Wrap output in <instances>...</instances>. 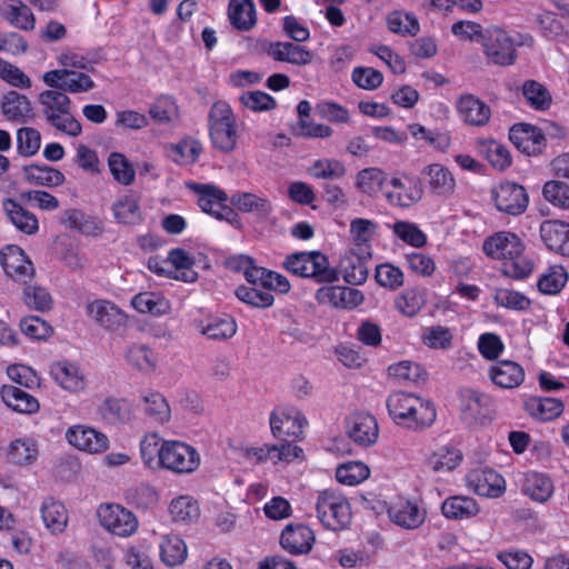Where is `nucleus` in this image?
Listing matches in <instances>:
<instances>
[{
    "instance_id": "1",
    "label": "nucleus",
    "mask_w": 569,
    "mask_h": 569,
    "mask_svg": "<svg viewBox=\"0 0 569 569\" xmlns=\"http://www.w3.org/2000/svg\"><path fill=\"white\" fill-rule=\"evenodd\" d=\"M387 408L395 422L412 429L427 428L437 417L431 402L406 392L390 395L387 399Z\"/></svg>"
},
{
    "instance_id": "2",
    "label": "nucleus",
    "mask_w": 569,
    "mask_h": 569,
    "mask_svg": "<svg viewBox=\"0 0 569 569\" xmlns=\"http://www.w3.org/2000/svg\"><path fill=\"white\" fill-rule=\"evenodd\" d=\"M533 38L530 34L518 32L509 33L498 27L485 29L481 46L487 59L501 67L512 66L517 58V48L532 46Z\"/></svg>"
},
{
    "instance_id": "3",
    "label": "nucleus",
    "mask_w": 569,
    "mask_h": 569,
    "mask_svg": "<svg viewBox=\"0 0 569 569\" xmlns=\"http://www.w3.org/2000/svg\"><path fill=\"white\" fill-rule=\"evenodd\" d=\"M282 266L295 276L312 278L319 283H332L339 279L338 271L330 267L328 257L320 251L291 253L286 257Z\"/></svg>"
},
{
    "instance_id": "4",
    "label": "nucleus",
    "mask_w": 569,
    "mask_h": 569,
    "mask_svg": "<svg viewBox=\"0 0 569 569\" xmlns=\"http://www.w3.org/2000/svg\"><path fill=\"white\" fill-rule=\"evenodd\" d=\"M317 518L322 526L332 531L346 529L352 518L348 499L339 491L326 489L319 491L316 499Z\"/></svg>"
},
{
    "instance_id": "5",
    "label": "nucleus",
    "mask_w": 569,
    "mask_h": 569,
    "mask_svg": "<svg viewBox=\"0 0 569 569\" xmlns=\"http://www.w3.org/2000/svg\"><path fill=\"white\" fill-rule=\"evenodd\" d=\"M161 453L160 460H158L160 468L178 475L191 473L200 465L199 452L182 441L163 440Z\"/></svg>"
},
{
    "instance_id": "6",
    "label": "nucleus",
    "mask_w": 569,
    "mask_h": 569,
    "mask_svg": "<svg viewBox=\"0 0 569 569\" xmlns=\"http://www.w3.org/2000/svg\"><path fill=\"white\" fill-rule=\"evenodd\" d=\"M191 189L199 196L198 204L203 212L218 220H226L234 227L240 226L239 216L227 204L228 196L223 190L206 183H194Z\"/></svg>"
},
{
    "instance_id": "7",
    "label": "nucleus",
    "mask_w": 569,
    "mask_h": 569,
    "mask_svg": "<svg viewBox=\"0 0 569 569\" xmlns=\"http://www.w3.org/2000/svg\"><path fill=\"white\" fill-rule=\"evenodd\" d=\"M491 198L499 211L510 216L523 213L529 203L526 189L510 181L501 182L499 186L492 188Z\"/></svg>"
},
{
    "instance_id": "8",
    "label": "nucleus",
    "mask_w": 569,
    "mask_h": 569,
    "mask_svg": "<svg viewBox=\"0 0 569 569\" xmlns=\"http://www.w3.org/2000/svg\"><path fill=\"white\" fill-rule=\"evenodd\" d=\"M307 423L305 416L293 407L277 408L270 415V429L273 437L296 441Z\"/></svg>"
},
{
    "instance_id": "9",
    "label": "nucleus",
    "mask_w": 569,
    "mask_h": 569,
    "mask_svg": "<svg viewBox=\"0 0 569 569\" xmlns=\"http://www.w3.org/2000/svg\"><path fill=\"white\" fill-rule=\"evenodd\" d=\"M461 418L468 426L485 425L492 419V401L486 393L473 389L461 392Z\"/></svg>"
},
{
    "instance_id": "10",
    "label": "nucleus",
    "mask_w": 569,
    "mask_h": 569,
    "mask_svg": "<svg viewBox=\"0 0 569 569\" xmlns=\"http://www.w3.org/2000/svg\"><path fill=\"white\" fill-rule=\"evenodd\" d=\"M98 517L102 527L120 537H128L138 528L136 516L120 505L100 506Z\"/></svg>"
},
{
    "instance_id": "11",
    "label": "nucleus",
    "mask_w": 569,
    "mask_h": 569,
    "mask_svg": "<svg viewBox=\"0 0 569 569\" xmlns=\"http://www.w3.org/2000/svg\"><path fill=\"white\" fill-rule=\"evenodd\" d=\"M43 82L50 88L71 93L87 92L94 88V82L88 74L68 68L46 72Z\"/></svg>"
},
{
    "instance_id": "12",
    "label": "nucleus",
    "mask_w": 569,
    "mask_h": 569,
    "mask_svg": "<svg viewBox=\"0 0 569 569\" xmlns=\"http://www.w3.org/2000/svg\"><path fill=\"white\" fill-rule=\"evenodd\" d=\"M315 298L320 305L349 310L361 305L365 299L360 290L346 286H323L316 291Z\"/></svg>"
},
{
    "instance_id": "13",
    "label": "nucleus",
    "mask_w": 569,
    "mask_h": 569,
    "mask_svg": "<svg viewBox=\"0 0 569 569\" xmlns=\"http://www.w3.org/2000/svg\"><path fill=\"white\" fill-rule=\"evenodd\" d=\"M0 263L6 274L16 281L27 283L34 273L32 262L23 250L14 244L7 246L0 251Z\"/></svg>"
},
{
    "instance_id": "14",
    "label": "nucleus",
    "mask_w": 569,
    "mask_h": 569,
    "mask_svg": "<svg viewBox=\"0 0 569 569\" xmlns=\"http://www.w3.org/2000/svg\"><path fill=\"white\" fill-rule=\"evenodd\" d=\"M467 483L475 493L483 497L497 498L506 490L503 477L489 468L471 470L467 476Z\"/></svg>"
},
{
    "instance_id": "15",
    "label": "nucleus",
    "mask_w": 569,
    "mask_h": 569,
    "mask_svg": "<svg viewBox=\"0 0 569 569\" xmlns=\"http://www.w3.org/2000/svg\"><path fill=\"white\" fill-rule=\"evenodd\" d=\"M315 541L313 531L303 523L287 525L280 536L281 547L291 555L309 553Z\"/></svg>"
},
{
    "instance_id": "16",
    "label": "nucleus",
    "mask_w": 569,
    "mask_h": 569,
    "mask_svg": "<svg viewBox=\"0 0 569 569\" xmlns=\"http://www.w3.org/2000/svg\"><path fill=\"white\" fill-rule=\"evenodd\" d=\"M509 139L520 151L528 156L541 153L546 142L541 129L528 123L513 124L509 131Z\"/></svg>"
},
{
    "instance_id": "17",
    "label": "nucleus",
    "mask_w": 569,
    "mask_h": 569,
    "mask_svg": "<svg viewBox=\"0 0 569 569\" xmlns=\"http://www.w3.org/2000/svg\"><path fill=\"white\" fill-rule=\"evenodd\" d=\"M0 109L2 116L10 122L28 123L34 118L29 98L16 90H10L2 96Z\"/></svg>"
},
{
    "instance_id": "18",
    "label": "nucleus",
    "mask_w": 569,
    "mask_h": 569,
    "mask_svg": "<svg viewBox=\"0 0 569 569\" xmlns=\"http://www.w3.org/2000/svg\"><path fill=\"white\" fill-rule=\"evenodd\" d=\"M347 427L349 438L361 447H369L377 441L378 423L376 418L370 413H353L347 420Z\"/></svg>"
},
{
    "instance_id": "19",
    "label": "nucleus",
    "mask_w": 569,
    "mask_h": 569,
    "mask_svg": "<svg viewBox=\"0 0 569 569\" xmlns=\"http://www.w3.org/2000/svg\"><path fill=\"white\" fill-rule=\"evenodd\" d=\"M522 243L515 233L500 231L487 238L482 249L485 253L493 259L507 261L512 256L522 252Z\"/></svg>"
},
{
    "instance_id": "20",
    "label": "nucleus",
    "mask_w": 569,
    "mask_h": 569,
    "mask_svg": "<svg viewBox=\"0 0 569 569\" xmlns=\"http://www.w3.org/2000/svg\"><path fill=\"white\" fill-rule=\"evenodd\" d=\"M540 238L546 247L569 257V223L561 220H545L540 224Z\"/></svg>"
},
{
    "instance_id": "21",
    "label": "nucleus",
    "mask_w": 569,
    "mask_h": 569,
    "mask_svg": "<svg viewBox=\"0 0 569 569\" xmlns=\"http://www.w3.org/2000/svg\"><path fill=\"white\" fill-rule=\"evenodd\" d=\"M66 436L70 445L83 451L101 452L108 448L107 436L90 427L76 426Z\"/></svg>"
},
{
    "instance_id": "22",
    "label": "nucleus",
    "mask_w": 569,
    "mask_h": 569,
    "mask_svg": "<svg viewBox=\"0 0 569 569\" xmlns=\"http://www.w3.org/2000/svg\"><path fill=\"white\" fill-rule=\"evenodd\" d=\"M407 180L408 183L403 182L400 178H392L389 181L396 190L385 193L390 204L408 208L421 199L423 190L420 180L411 178H407Z\"/></svg>"
},
{
    "instance_id": "23",
    "label": "nucleus",
    "mask_w": 569,
    "mask_h": 569,
    "mask_svg": "<svg viewBox=\"0 0 569 569\" xmlns=\"http://www.w3.org/2000/svg\"><path fill=\"white\" fill-rule=\"evenodd\" d=\"M266 52L276 61L296 66H307L312 61V52L310 50L288 41L270 42Z\"/></svg>"
},
{
    "instance_id": "24",
    "label": "nucleus",
    "mask_w": 569,
    "mask_h": 569,
    "mask_svg": "<svg viewBox=\"0 0 569 569\" xmlns=\"http://www.w3.org/2000/svg\"><path fill=\"white\" fill-rule=\"evenodd\" d=\"M519 481L521 491L533 501L543 503L553 495V482L551 478L543 472H525Z\"/></svg>"
},
{
    "instance_id": "25",
    "label": "nucleus",
    "mask_w": 569,
    "mask_h": 569,
    "mask_svg": "<svg viewBox=\"0 0 569 569\" xmlns=\"http://www.w3.org/2000/svg\"><path fill=\"white\" fill-rule=\"evenodd\" d=\"M460 118L470 126L483 127L491 117L490 107L473 94L461 96L457 102Z\"/></svg>"
},
{
    "instance_id": "26",
    "label": "nucleus",
    "mask_w": 569,
    "mask_h": 569,
    "mask_svg": "<svg viewBox=\"0 0 569 569\" xmlns=\"http://www.w3.org/2000/svg\"><path fill=\"white\" fill-rule=\"evenodd\" d=\"M389 518L393 523L405 529H416L426 519V511L411 501H399L388 509Z\"/></svg>"
},
{
    "instance_id": "27",
    "label": "nucleus",
    "mask_w": 569,
    "mask_h": 569,
    "mask_svg": "<svg viewBox=\"0 0 569 569\" xmlns=\"http://www.w3.org/2000/svg\"><path fill=\"white\" fill-rule=\"evenodd\" d=\"M563 402L551 397H530L523 403L525 411L539 421H551L563 411Z\"/></svg>"
},
{
    "instance_id": "28",
    "label": "nucleus",
    "mask_w": 569,
    "mask_h": 569,
    "mask_svg": "<svg viewBox=\"0 0 569 569\" xmlns=\"http://www.w3.org/2000/svg\"><path fill=\"white\" fill-rule=\"evenodd\" d=\"M89 316L108 330H117L126 321V315L109 301H94L88 306Z\"/></svg>"
},
{
    "instance_id": "29",
    "label": "nucleus",
    "mask_w": 569,
    "mask_h": 569,
    "mask_svg": "<svg viewBox=\"0 0 569 569\" xmlns=\"http://www.w3.org/2000/svg\"><path fill=\"white\" fill-rule=\"evenodd\" d=\"M490 379L501 388L512 389L521 385L525 371L517 362L502 360L491 367Z\"/></svg>"
},
{
    "instance_id": "30",
    "label": "nucleus",
    "mask_w": 569,
    "mask_h": 569,
    "mask_svg": "<svg viewBox=\"0 0 569 569\" xmlns=\"http://www.w3.org/2000/svg\"><path fill=\"white\" fill-rule=\"evenodd\" d=\"M230 202L238 210L246 213H254L260 219H267L273 211L271 201L250 192H236Z\"/></svg>"
},
{
    "instance_id": "31",
    "label": "nucleus",
    "mask_w": 569,
    "mask_h": 569,
    "mask_svg": "<svg viewBox=\"0 0 569 569\" xmlns=\"http://www.w3.org/2000/svg\"><path fill=\"white\" fill-rule=\"evenodd\" d=\"M22 171L24 180L36 186L52 188L61 186L66 180L60 170L47 164L31 163L23 166Z\"/></svg>"
},
{
    "instance_id": "32",
    "label": "nucleus",
    "mask_w": 569,
    "mask_h": 569,
    "mask_svg": "<svg viewBox=\"0 0 569 569\" xmlns=\"http://www.w3.org/2000/svg\"><path fill=\"white\" fill-rule=\"evenodd\" d=\"M2 209L10 219V221L20 231L27 234H32L38 231L39 223L36 216L32 212L22 208V206L17 201L10 198L4 199L2 201Z\"/></svg>"
},
{
    "instance_id": "33",
    "label": "nucleus",
    "mask_w": 569,
    "mask_h": 569,
    "mask_svg": "<svg viewBox=\"0 0 569 569\" xmlns=\"http://www.w3.org/2000/svg\"><path fill=\"white\" fill-rule=\"evenodd\" d=\"M230 23L240 31L252 29L257 22L256 8L252 0H230L228 7Z\"/></svg>"
},
{
    "instance_id": "34",
    "label": "nucleus",
    "mask_w": 569,
    "mask_h": 569,
    "mask_svg": "<svg viewBox=\"0 0 569 569\" xmlns=\"http://www.w3.org/2000/svg\"><path fill=\"white\" fill-rule=\"evenodd\" d=\"M3 402L20 413H33L39 410L38 400L16 386H3L0 391Z\"/></svg>"
},
{
    "instance_id": "35",
    "label": "nucleus",
    "mask_w": 569,
    "mask_h": 569,
    "mask_svg": "<svg viewBox=\"0 0 569 569\" xmlns=\"http://www.w3.org/2000/svg\"><path fill=\"white\" fill-rule=\"evenodd\" d=\"M162 263L170 264L173 268L174 272H177L173 278L177 280L194 282L198 279V273L192 269L194 258L181 248L170 250L167 261Z\"/></svg>"
},
{
    "instance_id": "36",
    "label": "nucleus",
    "mask_w": 569,
    "mask_h": 569,
    "mask_svg": "<svg viewBox=\"0 0 569 569\" xmlns=\"http://www.w3.org/2000/svg\"><path fill=\"white\" fill-rule=\"evenodd\" d=\"M423 173L429 176V184L433 193L438 196H449L453 192L456 187L455 178L442 164H429L425 168Z\"/></svg>"
},
{
    "instance_id": "37",
    "label": "nucleus",
    "mask_w": 569,
    "mask_h": 569,
    "mask_svg": "<svg viewBox=\"0 0 569 569\" xmlns=\"http://www.w3.org/2000/svg\"><path fill=\"white\" fill-rule=\"evenodd\" d=\"M188 551L184 541L176 535H167L160 543V557L168 567H176L184 562Z\"/></svg>"
},
{
    "instance_id": "38",
    "label": "nucleus",
    "mask_w": 569,
    "mask_h": 569,
    "mask_svg": "<svg viewBox=\"0 0 569 569\" xmlns=\"http://www.w3.org/2000/svg\"><path fill=\"white\" fill-rule=\"evenodd\" d=\"M441 511L450 519H466L476 516L479 511L475 499L469 497H450L442 502Z\"/></svg>"
},
{
    "instance_id": "39",
    "label": "nucleus",
    "mask_w": 569,
    "mask_h": 569,
    "mask_svg": "<svg viewBox=\"0 0 569 569\" xmlns=\"http://www.w3.org/2000/svg\"><path fill=\"white\" fill-rule=\"evenodd\" d=\"M41 517L46 527L53 533L62 532L68 522L64 506L53 499H47L41 507Z\"/></svg>"
},
{
    "instance_id": "40",
    "label": "nucleus",
    "mask_w": 569,
    "mask_h": 569,
    "mask_svg": "<svg viewBox=\"0 0 569 569\" xmlns=\"http://www.w3.org/2000/svg\"><path fill=\"white\" fill-rule=\"evenodd\" d=\"M141 399L143 402V412L153 421L163 425L170 420V406L160 392H147Z\"/></svg>"
},
{
    "instance_id": "41",
    "label": "nucleus",
    "mask_w": 569,
    "mask_h": 569,
    "mask_svg": "<svg viewBox=\"0 0 569 569\" xmlns=\"http://www.w3.org/2000/svg\"><path fill=\"white\" fill-rule=\"evenodd\" d=\"M387 181V174L383 170L371 167L362 169L357 173L356 187L362 193H366L369 197H375L383 189Z\"/></svg>"
},
{
    "instance_id": "42",
    "label": "nucleus",
    "mask_w": 569,
    "mask_h": 569,
    "mask_svg": "<svg viewBox=\"0 0 569 569\" xmlns=\"http://www.w3.org/2000/svg\"><path fill=\"white\" fill-rule=\"evenodd\" d=\"M340 268L345 281L353 286L362 284L369 274L366 260L355 253L343 257L340 262Z\"/></svg>"
},
{
    "instance_id": "43",
    "label": "nucleus",
    "mask_w": 569,
    "mask_h": 569,
    "mask_svg": "<svg viewBox=\"0 0 569 569\" xmlns=\"http://www.w3.org/2000/svg\"><path fill=\"white\" fill-rule=\"evenodd\" d=\"M38 447L32 439H17L9 446L8 456L12 463L30 466L38 459Z\"/></svg>"
},
{
    "instance_id": "44",
    "label": "nucleus",
    "mask_w": 569,
    "mask_h": 569,
    "mask_svg": "<svg viewBox=\"0 0 569 569\" xmlns=\"http://www.w3.org/2000/svg\"><path fill=\"white\" fill-rule=\"evenodd\" d=\"M132 307L140 313H151L161 316L169 310V302L163 297L154 292H140L131 300Z\"/></svg>"
},
{
    "instance_id": "45",
    "label": "nucleus",
    "mask_w": 569,
    "mask_h": 569,
    "mask_svg": "<svg viewBox=\"0 0 569 569\" xmlns=\"http://www.w3.org/2000/svg\"><path fill=\"white\" fill-rule=\"evenodd\" d=\"M39 103L43 107L44 117L50 114L68 113L71 100L60 89L44 90L39 94Z\"/></svg>"
},
{
    "instance_id": "46",
    "label": "nucleus",
    "mask_w": 569,
    "mask_h": 569,
    "mask_svg": "<svg viewBox=\"0 0 569 569\" xmlns=\"http://www.w3.org/2000/svg\"><path fill=\"white\" fill-rule=\"evenodd\" d=\"M199 328L202 335L214 340L231 338L237 331L236 321L229 316L210 318Z\"/></svg>"
},
{
    "instance_id": "47",
    "label": "nucleus",
    "mask_w": 569,
    "mask_h": 569,
    "mask_svg": "<svg viewBox=\"0 0 569 569\" xmlns=\"http://www.w3.org/2000/svg\"><path fill=\"white\" fill-rule=\"evenodd\" d=\"M522 94L535 110L545 111L550 108L552 98L548 89L536 80H527L522 86Z\"/></svg>"
},
{
    "instance_id": "48",
    "label": "nucleus",
    "mask_w": 569,
    "mask_h": 569,
    "mask_svg": "<svg viewBox=\"0 0 569 569\" xmlns=\"http://www.w3.org/2000/svg\"><path fill=\"white\" fill-rule=\"evenodd\" d=\"M209 136L214 149L229 153L237 144V123L227 126H209Z\"/></svg>"
},
{
    "instance_id": "49",
    "label": "nucleus",
    "mask_w": 569,
    "mask_h": 569,
    "mask_svg": "<svg viewBox=\"0 0 569 569\" xmlns=\"http://www.w3.org/2000/svg\"><path fill=\"white\" fill-rule=\"evenodd\" d=\"M479 151L491 166L499 171H503L511 164V157L508 149L495 140L481 141Z\"/></svg>"
},
{
    "instance_id": "50",
    "label": "nucleus",
    "mask_w": 569,
    "mask_h": 569,
    "mask_svg": "<svg viewBox=\"0 0 569 569\" xmlns=\"http://www.w3.org/2000/svg\"><path fill=\"white\" fill-rule=\"evenodd\" d=\"M102 418L109 422H124L130 419V406L124 399L107 397L99 406Z\"/></svg>"
},
{
    "instance_id": "51",
    "label": "nucleus",
    "mask_w": 569,
    "mask_h": 569,
    "mask_svg": "<svg viewBox=\"0 0 569 569\" xmlns=\"http://www.w3.org/2000/svg\"><path fill=\"white\" fill-rule=\"evenodd\" d=\"M3 17L12 26L21 30H32L34 28V16L31 9L21 1L7 6L3 9Z\"/></svg>"
},
{
    "instance_id": "52",
    "label": "nucleus",
    "mask_w": 569,
    "mask_h": 569,
    "mask_svg": "<svg viewBox=\"0 0 569 569\" xmlns=\"http://www.w3.org/2000/svg\"><path fill=\"white\" fill-rule=\"evenodd\" d=\"M113 216L118 222L136 224L141 220L138 201L132 196H124L112 206Z\"/></svg>"
},
{
    "instance_id": "53",
    "label": "nucleus",
    "mask_w": 569,
    "mask_h": 569,
    "mask_svg": "<svg viewBox=\"0 0 569 569\" xmlns=\"http://www.w3.org/2000/svg\"><path fill=\"white\" fill-rule=\"evenodd\" d=\"M568 280L567 271L561 266H552L538 280V289L546 295H557Z\"/></svg>"
},
{
    "instance_id": "54",
    "label": "nucleus",
    "mask_w": 569,
    "mask_h": 569,
    "mask_svg": "<svg viewBox=\"0 0 569 569\" xmlns=\"http://www.w3.org/2000/svg\"><path fill=\"white\" fill-rule=\"evenodd\" d=\"M126 359L129 365L143 372L153 371L156 368V356L146 345H133L127 353Z\"/></svg>"
},
{
    "instance_id": "55",
    "label": "nucleus",
    "mask_w": 569,
    "mask_h": 569,
    "mask_svg": "<svg viewBox=\"0 0 569 569\" xmlns=\"http://www.w3.org/2000/svg\"><path fill=\"white\" fill-rule=\"evenodd\" d=\"M234 293L239 300L256 308H269L274 302L273 296L267 289L254 286H239Z\"/></svg>"
},
{
    "instance_id": "56",
    "label": "nucleus",
    "mask_w": 569,
    "mask_h": 569,
    "mask_svg": "<svg viewBox=\"0 0 569 569\" xmlns=\"http://www.w3.org/2000/svg\"><path fill=\"white\" fill-rule=\"evenodd\" d=\"M370 475L369 468L360 461H351L339 466L336 478L340 483L355 486L366 480Z\"/></svg>"
},
{
    "instance_id": "57",
    "label": "nucleus",
    "mask_w": 569,
    "mask_h": 569,
    "mask_svg": "<svg viewBox=\"0 0 569 569\" xmlns=\"http://www.w3.org/2000/svg\"><path fill=\"white\" fill-rule=\"evenodd\" d=\"M108 166L116 181L129 186L134 181L136 172L127 158L119 152H112L108 159Z\"/></svg>"
},
{
    "instance_id": "58",
    "label": "nucleus",
    "mask_w": 569,
    "mask_h": 569,
    "mask_svg": "<svg viewBox=\"0 0 569 569\" xmlns=\"http://www.w3.org/2000/svg\"><path fill=\"white\" fill-rule=\"evenodd\" d=\"M169 511L174 522H190L198 519L200 515L197 502L187 496L173 499L169 506Z\"/></svg>"
},
{
    "instance_id": "59",
    "label": "nucleus",
    "mask_w": 569,
    "mask_h": 569,
    "mask_svg": "<svg viewBox=\"0 0 569 569\" xmlns=\"http://www.w3.org/2000/svg\"><path fill=\"white\" fill-rule=\"evenodd\" d=\"M392 231L405 243L415 248H422L427 243L426 233L416 224L408 221H396Z\"/></svg>"
},
{
    "instance_id": "60",
    "label": "nucleus",
    "mask_w": 569,
    "mask_h": 569,
    "mask_svg": "<svg viewBox=\"0 0 569 569\" xmlns=\"http://www.w3.org/2000/svg\"><path fill=\"white\" fill-rule=\"evenodd\" d=\"M41 147L40 132L31 127H22L17 131V151L21 157H32Z\"/></svg>"
},
{
    "instance_id": "61",
    "label": "nucleus",
    "mask_w": 569,
    "mask_h": 569,
    "mask_svg": "<svg viewBox=\"0 0 569 569\" xmlns=\"http://www.w3.org/2000/svg\"><path fill=\"white\" fill-rule=\"evenodd\" d=\"M52 375L59 385L67 390H78L81 388L82 378L79 376L78 368L67 361L58 362L52 367Z\"/></svg>"
},
{
    "instance_id": "62",
    "label": "nucleus",
    "mask_w": 569,
    "mask_h": 569,
    "mask_svg": "<svg viewBox=\"0 0 569 569\" xmlns=\"http://www.w3.org/2000/svg\"><path fill=\"white\" fill-rule=\"evenodd\" d=\"M403 278L402 270L391 263L376 267L375 279L383 288L395 291L403 284Z\"/></svg>"
},
{
    "instance_id": "63",
    "label": "nucleus",
    "mask_w": 569,
    "mask_h": 569,
    "mask_svg": "<svg viewBox=\"0 0 569 569\" xmlns=\"http://www.w3.org/2000/svg\"><path fill=\"white\" fill-rule=\"evenodd\" d=\"M162 451V442L160 443L157 433L147 435L140 442V455L143 463L150 469H159L158 460H160Z\"/></svg>"
},
{
    "instance_id": "64",
    "label": "nucleus",
    "mask_w": 569,
    "mask_h": 569,
    "mask_svg": "<svg viewBox=\"0 0 569 569\" xmlns=\"http://www.w3.org/2000/svg\"><path fill=\"white\" fill-rule=\"evenodd\" d=\"M461 459L459 450L441 448L429 458L428 463L436 472H445L453 470Z\"/></svg>"
}]
</instances>
